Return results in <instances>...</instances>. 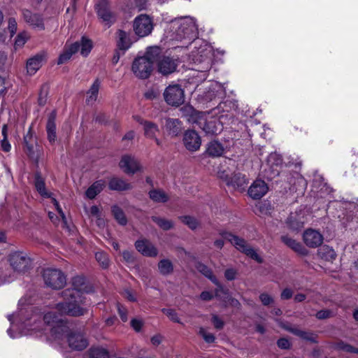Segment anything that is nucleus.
<instances>
[{"instance_id": "nucleus-3", "label": "nucleus", "mask_w": 358, "mask_h": 358, "mask_svg": "<svg viewBox=\"0 0 358 358\" xmlns=\"http://www.w3.org/2000/svg\"><path fill=\"white\" fill-rule=\"evenodd\" d=\"M167 30L171 39L182 41V39L192 40L196 36L197 27L195 21L190 17L176 18L171 20Z\"/></svg>"}, {"instance_id": "nucleus-50", "label": "nucleus", "mask_w": 358, "mask_h": 358, "mask_svg": "<svg viewBox=\"0 0 358 358\" xmlns=\"http://www.w3.org/2000/svg\"><path fill=\"white\" fill-rule=\"evenodd\" d=\"M289 331L294 335H296L303 339L310 340V334L306 331H302L295 327L289 329Z\"/></svg>"}, {"instance_id": "nucleus-25", "label": "nucleus", "mask_w": 358, "mask_h": 358, "mask_svg": "<svg viewBox=\"0 0 358 358\" xmlns=\"http://www.w3.org/2000/svg\"><path fill=\"white\" fill-rule=\"evenodd\" d=\"M108 187L111 190L124 191L132 188V185L122 178L113 177L108 182Z\"/></svg>"}, {"instance_id": "nucleus-41", "label": "nucleus", "mask_w": 358, "mask_h": 358, "mask_svg": "<svg viewBox=\"0 0 358 358\" xmlns=\"http://www.w3.org/2000/svg\"><path fill=\"white\" fill-rule=\"evenodd\" d=\"M112 213L115 219L121 225H125L127 222V218L123 210L118 206H114L112 207Z\"/></svg>"}, {"instance_id": "nucleus-13", "label": "nucleus", "mask_w": 358, "mask_h": 358, "mask_svg": "<svg viewBox=\"0 0 358 358\" xmlns=\"http://www.w3.org/2000/svg\"><path fill=\"white\" fill-rule=\"evenodd\" d=\"M217 124L215 118L209 117V113L203 112L196 124L207 134H217L220 130Z\"/></svg>"}, {"instance_id": "nucleus-53", "label": "nucleus", "mask_w": 358, "mask_h": 358, "mask_svg": "<svg viewBox=\"0 0 358 358\" xmlns=\"http://www.w3.org/2000/svg\"><path fill=\"white\" fill-rule=\"evenodd\" d=\"M212 323L217 329H222L224 327V322L217 315H213L211 319Z\"/></svg>"}, {"instance_id": "nucleus-62", "label": "nucleus", "mask_w": 358, "mask_h": 358, "mask_svg": "<svg viewBox=\"0 0 358 358\" xmlns=\"http://www.w3.org/2000/svg\"><path fill=\"white\" fill-rule=\"evenodd\" d=\"M123 296L129 301H135L136 300L134 292L130 289H125L123 292Z\"/></svg>"}, {"instance_id": "nucleus-7", "label": "nucleus", "mask_w": 358, "mask_h": 358, "mask_svg": "<svg viewBox=\"0 0 358 358\" xmlns=\"http://www.w3.org/2000/svg\"><path fill=\"white\" fill-rule=\"evenodd\" d=\"M43 277L45 284L52 289H61L66 284V276L59 269H45L43 271Z\"/></svg>"}, {"instance_id": "nucleus-31", "label": "nucleus", "mask_w": 358, "mask_h": 358, "mask_svg": "<svg viewBox=\"0 0 358 358\" xmlns=\"http://www.w3.org/2000/svg\"><path fill=\"white\" fill-rule=\"evenodd\" d=\"M78 52V45L72 44L69 46H66L64 52L59 55L58 59V64H62L67 62L71 56Z\"/></svg>"}, {"instance_id": "nucleus-2", "label": "nucleus", "mask_w": 358, "mask_h": 358, "mask_svg": "<svg viewBox=\"0 0 358 358\" xmlns=\"http://www.w3.org/2000/svg\"><path fill=\"white\" fill-rule=\"evenodd\" d=\"M73 287L62 292L64 301L57 304L56 310L60 315L79 317L87 313L83 306L85 303L83 292H86L85 279L81 276L73 278Z\"/></svg>"}, {"instance_id": "nucleus-11", "label": "nucleus", "mask_w": 358, "mask_h": 358, "mask_svg": "<svg viewBox=\"0 0 358 358\" xmlns=\"http://www.w3.org/2000/svg\"><path fill=\"white\" fill-rule=\"evenodd\" d=\"M99 18L108 27H110L115 21V15L110 10L108 0H99L96 6Z\"/></svg>"}, {"instance_id": "nucleus-35", "label": "nucleus", "mask_w": 358, "mask_h": 358, "mask_svg": "<svg viewBox=\"0 0 358 358\" xmlns=\"http://www.w3.org/2000/svg\"><path fill=\"white\" fill-rule=\"evenodd\" d=\"M88 353L90 358H110L108 351L101 347H92Z\"/></svg>"}, {"instance_id": "nucleus-64", "label": "nucleus", "mask_w": 358, "mask_h": 358, "mask_svg": "<svg viewBox=\"0 0 358 358\" xmlns=\"http://www.w3.org/2000/svg\"><path fill=\"white\" fill-rule=\"evenodd\" d=\"M200 298L203 301H209L213 298V295L209 292H202Z\"/></svg>"}, {"instance_id": "nucleus-21", "label": "nucleus", "mask_w": 358, "mask_h": 358, "mask_svg": "<svg viewBox=\"0 0 358 358\" xmlns=\"http://www.w3.org/2000/svg\"><path fill=\"white\" fill-rule=\"evenodd\" d=\"M45 59L44 52L39 53L32 58L29 59L27 62V71L29 75H34L41 68L43 61Z\"/></svg>"}, {"instance_id": "nucleus-10", "label": "nucleus", "mask_w": 358, "mask_h": 358, "mask_svg": "<svg viewBox=\"0 0 358 358\" xmlns=\"http://www.w3.org/2000/svg\"><path fill=\"white\" fill-rule=\"evenodd\" d=\"M119 166L127 175H134L138 171H142L139 161L131 155H123L119 162Z\"/></svg>"}, {"instance_id": "nucleus-36", "label": "nucleus", "mask_w": 358, "mask_h": 358, "mask_svg": "<svg viewBox=\"0 0 358 358\" xmlns=\"http://www.w3.org/2000/svg\"><path fill=\"white\" fill-rule=\"evenodd\" d=\"M224 148L221 143L217 141H212L208 144L207 152L213 157L221 156L223 153Z\"/></svg>"}, {"instance_id": "nucleus-5", "label": "nucleus", "mask_w": 358, "mask_h": 358, "mask_svg": "<svg viewBox=\"0 0 358 358\" xmlns=\"http://www.w3.org/2000/svg\"><path fill=\"white\" fill-rule=\"evenodd\" d=\"M221 234L224 238L228 240L239 251L245 253L247 256L255 259L259 263L262 262V259L257 254V251L252 248L244 239L229 232H223Z\"/></svg>"}, {"instance_id": "nucleus-29", "label": "nucleus", "mask_w": 358, "mask_h": 358, "mask_svg": "<svg viewBox=\"0 0 358 358\" xmlns=\"http://www.w3.org/2000/svg\"><path fill=\"white\" fill-rule=\"evenodd\" d=\"M281 239L285 245H287L295 252L301 255H306L307 253L306 248L300 243L296 241L290 237L287 236H283L281 237Z\"/></svg>"}, {"instance_id": "nucleus-6", "label": "nucleus", "mask_w": 358, "mask_h": 358, "mask_svg": "<svg viewBox=\"0 0 358 358\" xmlns=\"http://www.w3.org/2000/svg\"><path fill=\"white\" fill-rule=\"evenodd\" d=\"M8 261L13 271L22 274L27 272L31 267V260L22 252H14L10 254Z\"/></svg>"}, {"instance_id": "nucleus-59", "label": "nucleus", "mask_w": 358, "mask_h": 358, "mask_svg": "<svg viewBox=\"0 0 358 358\" xmlns=\"http://www.w3.org/2000/svg\"><path fill=\"white\" fill-rule=\"evenodd\" d=\"M117 310L118 313L120 315V317H121L122 320L123 322L127 321V310L122 306L118 305L117 306Z\"/></svg>"}, {"instance_id": "nucleus-23", "label": "nucleus", "mask_w": 358, "mask_h": 358, "mask_svg": "<svg viewBox=\"0 0 358 358\" xmlns=\"http://www.w3.org/2000/svg\"><path fill=\"white\" fill-rule=\"evenodd\" d=\"M198 270L203 273L206 277L209 278L214 284L217 286L215 290V296H220V292H224L223 287L220 285L216 277L213 274L212 271L206 265L199 264L197 266Z\"/></svg>"}, {"instance_id": "nucleus-39", "label": "nucleus", "mask_w": 358, "mask_h": 358, "mask_svg": "<svg viewBox=\"0 0 358 358\" xmlns=\"http://www.w3.org/2000/svg\"><path fill=\"white\" fill-rule=\"evenodd\" d=\"M179 219L183 224L187 225L192 230H194L200 226V222L196 218L194 217L185 215L180 216Z\"/></svg>"}, {"instance_id": "nucleus-9", "label": "nucleus", "mask_w": 358, "mask_h": 358, "mask_svg": "<svg viewBox=\"0 0 358 358\" xmlns=\"http://www.w3.org/2000/svg\"><path fill=\"white\" fill-rule=\"evenodd\" d=\"M133 29L138 36H147L151 34L153 29L152 20L150 16L141 14L134 19Z\"/></svg>"}, {"instance_id": "nucleus-24", "label": "nucleus", "mask_w": 358, "mask_h": 358, "mask_svg": "<svg viewBox=\"0 0 358 358\" xmlns=\"http://www.w3.org/2000/svg\"><path fill=\"white\" fill-rule=\"evenodd\" d=\"M85 212L87 214L89 218L91 219L92 221H95L96 224L99 228L104 227L105 220L102 217L101 211L98 206H92L88 210L85 208Z\"/></svg>"}, {"instance_id": "nucleus-30", "label": "nucleus", "mask_w": 358, "mask_h": 358, "mask_svg": "<svg viewBox=\"0 0 358 358\" xmlns=\"http://www.w3.org/2000/svg\"><path fill=\"white\" fill-rule=\"evenodd\" d=\"M101 82L99 79H96L91 85L90 90L87 92L86 103L87 104H93L98 96Z\"/></svg>"}, {"instance_id": "nucleus-46", "label": "nucleus", "mask_w": 358, "mask_h": 358, "mask_svg": "<svg viewBox=\"0 0 358 358\" xmlns=\"http://www.w3.org/2000/svg\"><path fill=\"white\" fill-rule=\"evenodd\" d=\"M144 96L147 99L153 100L159 97L160 91L157 87H152L145 92Z\"/></svg>"}, {"instance_id": "nucleus-22", "label": "nucleus", "mask_w": 358, "mask_h": 358, "mask_svg": "<svg viewBox=\"0 0 358 358\" xmlns=\"http://www.w3.org/2000/svg\"><path fill=\"white\" fill-rule=\"evenodd\" d=\"M182 115L185 117L187 121L192 124H196L203 112L195 110L190 105H185L180 108Z\"/></svg>"}, {"instance_id": "nucleus-12", "label": "nucleus", "mask_w": 358, "mask_h": 358, "mask_svg": "<svg viewBox=\"0 0 358 358\" xmlns=\"http://www.w3.org/2000/svg\"><path fill=\"white\" fill-rule=\"evenodd\" d=\"M155 62L158 71L164 76L175 72L178 65V59L169 56H160V54Z\"/></svg>"}, {"instance_id": "nucleus-44", "label": "nucleus", "mask_w": 358, "mask_h": 358, "mask_svg": "<svg viewBox=\"0 0 358 358\" xmlns=\"http://www.w3.org/2000/svg\"><path fill=\"white\" fill-rule=\"evenodd\" d=\"M48 92V87L47 85H43L40 90L38 102L40 106H44L47 101V96Z\"/></svg>"}, {"instance_id": "nucleus-61", "label": "nucleus", "mask_w": 358, "mask_h": 358, "mask_svg": "<svg viewBox=\"0 0 358 358\" xmlns=\"http://www.w3.org/2000/svg\"><path fill=\"white\" fill-rule=\"evenodd\" d=\"M278 346L281 349H288L290 346L289 341L286 338H280L278 341Z\"/></svg>"}, {"instance_id": "nucleus-27", "label": "nucleus", "mask_w": 358, "mask_h": 358, "mask_svg": "<svg viewBox=\"0 0 358 358\" xmlns=\"http://www.w3.org/2000/svg\"><path fill=\"white\" fill-rule=\"evenodd\" d=\"M248 183L245 176L238 173H234L232 177L227 181L228 185H232L234 188L243 190L245 189Z\"/></svg>"}, {"instance_id": "nucleus-55", "label": "nucleus", "mask_w": 358, "mask_h": 358, "mask_svg": "<svg viewBox=\"0 0 358 358\" xmlns=\"http://www.w3.org/2000/svg\"><path fill=\"white\" fill-rule=\"evenodd\" d=\"M8 29L13 36L17 31V22L15 18L10 17L8 20Z\"/></svg>"}, {"instance_id": "nucleus-47", "label": "nucleus", "mask_w": 358, "mask_h": 358, "mask_svg": "<svg viewBox=\"0 0 358 358\" xmlns=\"http://www.w3.org/2000/svg\"><path fill=\"white\" fill-rule=\"evenodd\" d=\"M162 312L166 315L171 321L177 323H181L177 313L174 310L164 308L162 309Z\"/></svg>"}, {"instance_id": "nucleus-60", "label": "nucleus", "mask_w": 358, "mask_h": 358, "mask_svg": "<svg viewBox=\"0 0 358 358\" xmlns=\"http://www.w3.org/2000/svg\"><path fill=\"white\" fill-rule=\"evenodd\" d=\"M293 295V292L292 289L289 288H285L282 290L280 294V297L283 300H287L292 298Z\"/></svg>"}, {"instance_id": "nucleus-14", "label": "nucleus", "mask_w": 358, "mask_h": 358, "mask_svg": "<svg viewBox=\"0 0 358 358\" xmlns=\"http://www.w3.org/2000/svg\"><path fill=\"white\" fill-rule=\"evenodd\" d=\"M303 240L308 247L315 248L323 243V236L317 230L308 229L303 232Z\"/></svg>"}, {"instance_id": "nucleus-45", "label": "nucleus", "mask_w": 358, "mask_h": 358, "mask_svg": "<svg viewBox=\"0 0 358 358\" xmlns=\"http://www.w3.org/2000/svg\"><path fill=\"white\" fill-rule=\"evenodd\" d=\"M199 334L201 335L203 340L208 343H214L215 341V336L213 334L208 332L203 327H201L199 329Z\"/></svg>"}, {"instance_id": "nucleus-17", "label": "nucleus", "mask_w": 358, "mask_h": 358, "mask_svg": "<svg viewBox=\"0 0 358 358\" xmlns=\"http://www.w3.org/2000/svg\"><path fill=\"white\" fill-rule=\"evenodd\" d=\"M22 16L24 21L34 29H44L43 19L39 14L34 13L27 9H24L22 10Z\"/></svg>"}, {"instance_id": "nucleus-56", "label": "nucleus", "mask_w": 358, "mask_h": 358, "mask_svg": "<svg viewBox=\"0 0 358 358\" xmlns=\"http://www.w3.org/2000/svg\"><path fill=\"white\" fill-rule=\"evenodd\" d=\"M122 257L124 260L128 264H132L134 262V257L133 252L129 250L122 252Z\"/></svg>"}, {"instance_id": "nucleus-16", "label": "nucleus", "mask_w": 358, "mask_h": 358, "mask_svg": "<svg viewBox=\"0 0 358 358\" xmlns=\"http://www.w3.org/2000/svg\"><path fill=\"white\" fill-rule=\"evenodd\" d=\"M268 187L262 180H255L248 189V194L253 199H259L268 192Z\"/></svg>"}, {"instance_id": "nucleus-33", "label": "nucleus", "mask_w": 358, "mask_h": 358, "mask_svg": "<svg viewBox=\"0 0 358 358\" xmlns=\"http://www.w3.org/2000/svg\"><path fill=\"white\" fill-rule=\"evenodd\" d=\"M74 44L78 45V51L83 57L87 56L92 48V41L84 36L82 37L80 41L76 42Z\"/></svg>"}, {"instance_id": "nucleus-43", "label": "nucleus", "mask_w": 358, "mask_h": 358, "mask_svg": "<svg viewBox=\"0 0 358 358\" xmlns=\"http://www.w3.org/2000/svg\"><path fill=\"white\" fill-rule=\"evenodd\" d=\"M305 220L303 219L297 220L295 216L291 215L288 219L289 227L293 230H299L303 227Z\"/></svg>"}, {"instance_id": "nucleus-8", "label": "nucleus", "mask_w": 358, "mask_h": 358, "mask_svg": "<svg viewBox=\"0 0 358 358\" xmlns=\"http://www.w3.org/2000/svg\"><path fill=\"white\" fill-rule=\"evenodd\" d=\"M164 97L167 104L172 106H179L184 103V90L179 85H171L164 92Z\"/></svg>"}, {"instance_id": "nucleus-32", "label": "nucleus", "mask_w": 358, "mask_h": 358, "mask_svg": "<svg viewBox=\"0 0 358 358\" xmlns=\"http://www.w3.org/2000/svg\"><path fill=\"white\" fill-rule=\"evenodd\" d=\"M105 187V182L102 180L94 182L86 191L87 198L92 199L99 194Z\"/></svg>"}, {"instance_id": "nucleus-19", "label": "nucleus", "mask_w": 358, "mask_h": 358, "mask_svg": "<svg viewBox=\"0 0 358 358\" xmlns=\"http://www.w3.org/2000/svg\"><path fill=\"white\" fill-rule=\"evenodd\" d=\"M164 128L168 134L172 137L178 136L183 129L182 122L176 118H166Z\"/></svg>"}, {"instance_id": "nucleus-1", "label": "nucleus", "mask_w": 358, "mask_h": 358, "mask_svg": "<svg viewBox=\"0 0 358 358\" xmlns=\"http://www.w3.org/2000/svg\"><path fill=\"white\" fill-rule=\"evenodd\" d=\"M59 314L54 311H50L43 316V321L48 325H51L50 336L57 341H62L66 338L70 348L74 350H83L85 349L89 341L85 334L78 331L70 329L67 321L59 317Z\"/></svg>"}, {"instance_id": "nucleus-58", "label": "nucleus", "mask_w": 358, "mask_h": 358, "mask_svg": "<svg viewBox=\"0 0 358 358\" xmlns=\"http://www.w3.org/2000/svg\"><path fill=\"white\" fill-rule=\"evenodd\" d=\"M236 275V271L234 268H228L224 272V276L228 280L235 279Z\"/></svg>"}, {"instance_id": "nucleus-63", "label": "nucleus", "mask_w": 358, "mask_h": 358, "mask_svg": "<svg viewBox=\"0 0 358 358\" xmlns=\"http://www.w3.org/2000/svg\"><path fill=\"white\" fill-rule=\"evenodd\" d=\"M151 343L155 346H158L163 341V336L160 334H157L151 338Z\"/></svg>"}, {"instance_id": "nucleus-34", "label": "nucleus", "mask_w": 358, "mask_h": 358, "mask_svg": "<svg viewBox=\"0 0 358 358\" xmlns=\"http://www.w3.org/2000/svg\"><path fill=\"white\" fill-rule=\"evenodd\" d=\"M149 196L153 201L157 203H165L169 200V196L162 189H152L149 192Z\"/></svg>"}, {"instance_id": "nucleus-54", "label": "nucleus", "mask_w": 358, "mask_h": 358, "mask_svg": "<svg viewBox=\"0 0 358 358\" xmlns=\"http://www.w3.org/2000/svg\"><path fill=\"white\" fill-rule=\"evenodd\" d=\"M315 316L319 320H324L333 316V313L329 310H321L316 313Z\"/></svg>"}, {"instance_id": "nucleus-20", "label": "nucleus", "mask_w": 358, "mask_h": 358, "mask_svg": "<svg viewBox=\"0 0 358 358\" xmlns=\"http://www.w3.org/2000/svg\"><path fill=\"white\" fill-rule=\"evenodd\" d=\"M56 116L57 113L55 110L52 111L48 118L47 124H46V131L48 141L52 144L57 140V134H56Z\"/></svg>"}, {"instance_id": "nucleus-28", "label": "nucleus", "mask_w": 358, "mask_h": 358, "mask_svg": "<svg viewBox=\"0 0 358 358\" xmlns=\"http://www.w3.org/2000/svg\"><path fill=\"white\" fill-rule=\"evenodd\" d=\"M117 44L120 50L125 51L130 48L131 41L126 31L118 30L117 31Z\"/></svg>"}, {"instance_id": "nucleus-15", "label": "nucleus", "mask_w": 358, "mask_h": 358, "mask_svg": "<svg viewBox=\"0 0 358 358\" xmlns=\"http://www.w3.org/2000/svg\"><path fill=\"white\" fill-rule=\"evenodd\" d=\"M183 143L189 151L194 152L199 149L201 141L200 136L195 131L187 130L184 134Z\"/></svg>"}, {"instance_id": "nucleus-40", "label": "nucleus", "mask_w": 358, "mask_h": 358, "mask_svg": "<svg viewBox=\"0 0 358 358\" xmlns=\"http://www.w3.org/2000/svg\"><path fill=\"white\" fill-rule=\"evenodd\" d=\"M158 268L160 273L165 275L172 273L173 266L169 259H162L158 264Z\"/></svg>"}, {"instance_id": "nucleus-57", "label": "nucleus", "mask_w": 358, "mask_h": 358, "mask_svg": "<svg viewBox=\"0 0 358 358\" xmlns=\"http://www.w3.org/2000/svg\"><path fill=\"white\" fill-rule=\"evenodd\" d=\"M143 322L141 320L132 319L131 320V326L136 331H140L143 327Z\"/></svg>"}, {"instance_id": "nucleus-49", "label": "nucleus", "mask_w": 358, "mask_h": 358, "mask_svg": "<svg viewBox=\"0 0 358 358\" xmlns=\"http://www.w3.org/2000/svg\"><path fill=\"white\" fill-rule=\"evenodd\" d=\"M28 37L27 36V34L23 32L20 33L17 35L15 42V48H20L24 45V44L26 43Z\"/></svg>"}, {"instance_id": "nucleus-42", "label": "nucleus", "mask_w": 358, "mask_h": 358, "mask_svg": "<svg viewBox=\"0 0 358 358\" xmlns=\"http://www.w3.org/2000/svg\"><path fill=\"white\" fill-rule=\"evenodd\" d=\"M95 258L102 268H106L108 267L109 259L106 253L101 251L97 252L95 254Z\"/></svg>"}, {"instance_id": "nucleus-4", "label": "nucleus", "mask_w": 358, "mask_h": 358, "mask_svg": "<svg viewBox=\"0 0 358 358\" xmlns=\"http://www.w3.org/2000/svg\"><path fill=\"white\" fill-rule=\"evenodd\" d=\"M159 53L160 49L158 47H150L148 48L144 56L136 58L131 66V71L136 77L140 79L148 78L153 70V64Z\"/></svg>"}, {"instance_id": "nucleus-51", "label": "nucleus", "mask_w": 358, "mask_h": 358, "mask_svg": "<svg viewBox=\"0 0 358 358\" xmlns=\"http://www.w3.org/2000/svg\"><path fill=\"white\" fill-rule=\"evenodd\" d=\"M259 300L264 306H268L273 303V298L267 293H262L259 295Z\"/></svg>"}, {"instance_id": "nucleus-18", "label": "nucleus", "mask_w": 358, "mask_h": 358, "mask_svg": "<svg viewBox=\"0 0 358 358\" xmlns=\"http://www.w3.org/2000/svg\"><path fill=\"white\" fill-rule=\"evenodd\" d=\"M136 250L143 255L155 257L157 255L156 248L148 240H139L135 243Z\"/></svg>"}, {"instance_id": "nucleus-52", "label": "nucleus", "mask_w": 358, "mask_h": 358, "mask_svg": "<svg viewBox=\"0 0 358 358\" xmlns=\"http://www.w3.org/2000/svg\"><path fill=\"white\" fill-rule=\"evenodd\" d=\"M338 347L345 351V352H352V353H358V349L357 348H354L353 346L349 345V344H347V343H345L343 342H341L338 344Z\"/></svg>"}, {"instance_id": "nucleus-48", "label": "nucleus", "mask_w": 358, "mask_h": 358, "mask_svg": "<svg viewBox=\"0 0 358 358\" xmlns=\"http://www.w3.org/2000/svg\"><path fill=\"white\" fill-rule=\"evenodd\" d=\"M52 201L53 205L56 208L58 213L59 214V215L62 217L63 227H66L67 225V220H66V217L62 209L59 206L58 201L55 198H52Z\"/></svg>"}, {"instance_id": "nucleus-26", "label": "nucleus", "mask_w": 358, "mask_h": 358, "mask_svg": "<svg viewBox=\"0 0 358 358\" xmlns=\"http://www.w3.org/2000/svg\"><path fill=\"white\" fill-rule=\"evenodd\" d=\"M136 120L143 126L144 135L147 138H155V136L159 131L157 124L152 122L143 120L140 117L137 118Z\"/></svg>"}, {"instance_id": "nucleus-37", "label": "nucleus", "mask_w": 358, "mask_h": 358, "mask_svg": "<svg viewBox=\"0 0 358 358\" xmlns=\"http://www.w3.org/2000/svg\"><path fill=\"white\" fill-rule=\"evenodd\" d=\"M35 187H36L37 191L38 192V193L43 197H45V198H50L51 197V194L49 193L46 190L44 181L39 176H36Z\"/></svg>"}, {"instance_id": "nucleus-38", "label": "nucleus", "mask_w": 358, "mask_h": 358, "mask_svg": "<svg viewBox=\"0 0 358 358\" xmlns=\"http://www.w3.org/2000/svg\"><path fill=\"white\" fill-rule=\"evenodd\" d=\"M152 220L155 222L162 229L167 231L173 228L172 221L157 216H152Z\"/></svg>"}]
</instances>
